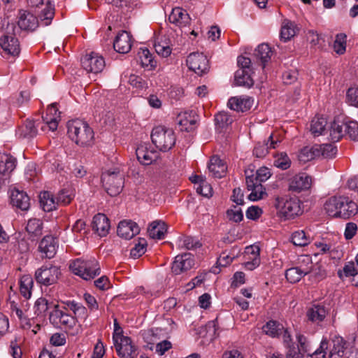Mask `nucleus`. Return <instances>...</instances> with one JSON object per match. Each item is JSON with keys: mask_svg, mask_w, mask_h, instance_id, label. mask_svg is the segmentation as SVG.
I'll use <instances>...</instances> for the list:
<instances>
[{"mask_svg": "<svg viewBox=\"0 0 358 358\" xmlns=\"http://www.w3.org/2000/svg\"><path fill=\"white\" fill-rule=\"evenodd\" d=\"M326 213L333 217L349 219L358 212L357 205L345 196H331L324 203Z\"/></svg>", "mask_w": 358, "mask_h": 358, "instance_id": "f257e3e1", "label": "nucleus"}, {"mask_svg": "<svg viewBox=\"0 0 358 358\" xmlns=\"http://www.w3.org/2000/svg\"><path fill=\"white\" fill-rule=\"evenodd\" d=\"M67 133L69 138L77 145H89L94 140V131L88 124L76 119L67 122Z\"/></svg>", "mask_w": 358, "mask_h": 358, "instance_id": "f03ea898", "label": "nucleus"}, {"mask_svg": "<svg viewBox=\"0 0 358 358\" xmlns=\"http://www.w3.org/2000/svg\"><path fill=\"white\" fill-rule=\"evenodd\" d=\"M151 139L160 151L167 152L174 146L176 137L173 129L157 126L152 131Z\"/></svg>", "mask_w": 358, "mask_h": 358, "instance_id": "7ed1b4c3", "label": "nucleus"}, {"mask_svg": "<svg viewBox=\"0 0 358 358\" xmlns=\"http://www.w3.org/2000/svg\"><path fill=\"white\" fill-rule=\"evenodd\" d=\"M101 182L106 192L111 196L119 194L124 185V174L117 168L108 170L101 175Z\"/></svg>", "mask_w": 358, "mask_h": 358, "instance_id": "20e7f679", "label": "nucleus"}, {"mask_svg": "<svg viewBox=\"0 0 358 358\" xmlns=\"http://www.w3.org/2000/svg\"><path fill=\"white\" fill-rule=\"evenodd\" d=\"M69 268L75 275L86 280H91L100 273L98 262L94 259L89 260L77 259L70 264Z\"/></svg>", "mask_w": 358, "mask_h": 358, "instance_id": "39448f33", "label": "nucleus"}, {"mask_svg": "<svg viewBox=\"0 0 358 358\" xmlns=\"http://www.w3.org/2000/svg\"><path fill=\"white\" fill-rule=\"evenodd\" d=\"M275 206L287 219L294 218L302 213L300 200L296 197H277Z\"/></svg>", "mask_w": 358, "mask_h": 358, "instance_id": "423d86ee", "label": "nucleus"}, {"mask_svg": "<svg viewBox=\"0 0 358 358\" xmlns=\"http://www.w3.org/2000/svg\"><path fill=\"white\" fill-rule=\"evenodd\" d=\"M60 274V270L56 266H43L36 270L35 278L37 282L48 286L56 283Z\"/></svg>", "mask_w": 358, "mask_h": 358, "instance_id": "0eeeda50", "label": "nucleus"}, {"mask_svg": "<svg viewBox=\"0 0 358 358\" xmlns=\"http://www.w3.org/2000/svg\"><path fill=\"white\" fill-rule=\"evenodd\" d=\"M0 46L3 50V56L15 58L20 52V45L18 39L13 34L6 33L0 38Z\"/></svg>", "mask_w": 358, "mask_h": 358, "instance_id": "6e6552de", "label": "nucleus"}, {"mask_svg": "<svg viewBox=\"0 0 358 358\" xmlns=\"http://www.w3.org/2000/svg\"><path fill=\"white\" fill-rule=\"evenodd\" d=\"M113 344L120 358H136L138 355L137 347L130 337H122L121 339L114 341Z\"/></svg>", "mask_w": 358, "mask_h": 358, "instance_id": "1a4fd4ad", "label": "nucleus"}, {"mask_svg": "<svg viewBox=\"0 0 358 358\" xmlns=\"http://www.w3.org/2000/svg\"><path fill=\"white\" fill-rule=\"evenodd\" d=\"M187 65L195 73L202 76L209 69L208 60L203 53L192 52L187 57Z\"/></svg>", "mask_w": 358, "mask_h": 358, "instance_id": "9d476101", "label": "nucleus"}, {"mask_svg": "<svg viewBox=\"0 0 358 358\" xmlns=\"http://www.w3.org/2000/svg\"><path fill=\"white\" fill-rule=\"evenodd\" d=\"M282 140V138L280 134H271L266 141L258 142L255 145L253 149V155L258 158L264 157L268 153L269 150L278 147Z\"/></svg>", "mask_w": 358, "mask_h": 358, "instance_id": "9b49d317", "label": "nucleus"}, {"mask_svg": "<svg viewBox=\"0 0 358 358\" xmlns=\"http://www.w3.org/2000/svg\"><path fill=\"white\" fill-rule=\"evenodd\" d=\"M81 65L87 72L97 73L103 69L105 61L102 56L92 52L81 58Z\"/></svg>", "mask_w": 358, "mask_h": 358, "instance_id": "f8f14e48", "label": "nucleus"}, {"mask_svg": "<svg viewBox=\"0 0 358 358\" xmlns=\"http://www.w3.org/2000/svg\"><path fill=\"white\" fill-rule=\"evenodd\" d=\"M28 3L34 8H41L44 6V8L39 14V17L41 22L45 26L51 23L55 15V8L48 0H28Z\"/></svg>", "mask_w": 358, "mask_h": 358, "instance_id": "ddd939ff", "label": "nucleus"}, {"mask_svg": "<svg viewBox=\"0 0 358 358\" xmlns=\"http://www.w3.org/2000/svg\"><path fill=\"white\" fill-rule=\"evenodd\" d=\"M194 265V256L190 253L178 255L172 264L171 271L175 275H180L191 269Z\"/></svg>", "mask_w": 358, "mask_h": 358, "instance_id": "4468645a", "label": "nucleus"}, {"mask_svg": "<svg viewBox=\"0 0 358 358\" xmlns=\"http://www.w3.org/2000/svg\"><path fill=\"white\" fill-rule=\"evenodd\" d=\"M58 247L57 239L52 236H45L39 243L38 250L42 257L51 259L54 257Z\"/></svg>", "mask_w": 358, "mask_h": 358, "instance_id": "2eb2a0df", "label": "nucleus"}, {"mask_svg": "<svg viewBox=\"0 0 358 358\" xmlns=\"http://www.w3.org/2000/svg\"><path fill=\"white\" fill-rule=\"evenodd\" d=\"M312 180L306 173H299L293 176L289 181V189L292 192L299 193L307 190L310 187Z\"/></svg>", "mask_w": 358, "mask_h": 358, "instance_id": "dca6fc26", "label": "nucleus"}, {"mask_svg": "<svg viewBox=\"0 0 358 358\" xmlns=\"http://www.w3.org/2000/svg\"><path fill=\"white\" fill-rule=\"evenodd\" d=\"M117 235L125 239H131L140 232L138 224L131 220L121 221L117 227Z\"/></svg>", "mask_w": 358, "mask_h": 358, "instance_id": "f3484780", "label": "nucleus"}, {"mask_svg": "<svg viewBox=\"0 0 358 358\" xmlns=\"http://www.w3.org/2000/svg\"><path fill=\"white\" fill-rule=\"evenodd\" d=\"M38 24V20L33 14L27 10L19 11L17 24L22 30L34 31Z\"/></svg>", "mask_w": 358, "mask_h": 358, "instance_id": "a211bd4d", "label": "nucleus"}, {"mask_svg": "<svg viewBox=\"0 0 358 358\" xmlns=\"http://www.w3.org/2000/svg\"><path fill=\"white\" fill-rule=\"evenodd\" d=\"M131 36L125 31L119 33L113 43L115 50L121 54L129 52L131 48Z\"/></svg>", "mask_w": 358, "mask_h": 358, "instance_id": "6ab92c4d", "label": "nucleus"}, {"mask_svg": "<svg viewBox=\"0 0 358 358\" xmlns=\"http://www.w3.org/2000/svg\"><path fill=\"white\" fill-rule=\"evenodd\" d=\"M92 226V229L101 237L106 236L110 229L109 220L103 213H98L94 216Z\"/></svg>", "mask_w": 358, "mask_h": 358, "instance_id": "aec40b11", "label": "nucleus"}, {"mask_svg": "<svg viewBox=\"0 0 358 358\" xmlns=\"http://www.w3.org/2000/svg\"><path fill=\"white\" fill-rule=\"evenodd\" d=\"M10 203L22 210H27L30 207V199L27 193L16 189L11 192Z\"/></svg>", "mask_w": 358, "mask_h": 358, "instance_id": "412c9836", "label": "nucleus"}, {"mask_svg": "<svg viewBox=\"0 0 358 358\" xmlns=\"http://www.w3.org/2000/svg\"><path fill=\"white\" fill-rule=\"evenodd\" d=\"M136 155L138 162L143 165H150L157 157V152L150 150L147 145H140L136 150Z\"/></svg>", "mask_w": 358, "mask_h": 358, "instance_id": "4be33fe9", "label": "nucleus"}, {"mask_svg": "<svg viewBox=\"0 0 358 358\" xmlns=\"http://www.w3.org/2000/svg\"><path fill=\"white\" fill-rule=\"evenodd\" d=\"M253 99L248 96L231 97L228 101V106L234 110L245 112L252 106Z\"/></svg>", "mask_w": 358, "mask_h": 358, "instance_id": "5701e85b", "label": "nucleus"}, {"mask_svg": "<svg viewBox=\"0 0 358 358\" xmlns=\"http://www.w3.org/2000/svg\"><path fill=\"white\" fill-rule=\"evenodd\" d=\"M49 320L55 327L60 329L73 327L76 323L73 315H50Z\"/></svg>", "mask_w": 358, "mask_h": 358, "instance_id": "b1692460", "label": "nucleus"}, {"mask_svg": "<svg viewBox=\"0 0 358 358\" xmlns=\"http://www.w3.org/2000/svg\"><path fill=\"white\" fill-rule=\"evenodd\" d=\"M169 20L178 27H185L189 23L190 17L185 10L176 7L172 9Z\"/></svg>", "mask_w": 358, "mask_h": 358, "instance_id": "393cba45", "label": "nucleus"}, {"mask_svg": "<svg viewBox=\"0 0 358 358\" xmlns=\"http://www.w3.org/2000/svg\"><path fill=\"white\" fill-rule=\"evenodd\" d=\"M227 165L217 156L210 158L208 170L212 176L217 178H222L227 172Z\"/></svg>", "mask_w": 358, "mask_h": 358, "instance_id": "a878e982", "label": "nucleus"}, {"mask_svg": "<svg viewBox=\"0 0 358 358\" xmlns=\"http://www.w3.org/2000/svg\"><path fill=\"white\" fill-rule=\"evenodd\" d=\"M311 272V266H302L292 267L287 269L285 271V277L287 280L291 283H296L299 282L301 278Z\"/></svg>", "mask_w": 358, "mask_h": 358, "instance_id": "bb28decb", "label": "nucleus"}, {"mask_svg": "<svg viewBox=\"0 0 358 358\" xmlns=\"http://www.w3.org/2000/svg\"><path fill=\"white\" fill-rule=\"evenodd\" d=\"M345 122L339 120H334L330 123L326 133L329 132L331 141H338L345 135Z\"/></svg>", "mask_w": 358, "mask_h": 358, "instance_id": "cd10ccee", "label": "nucleus"}, {"mask_svg": "<svg viewBox=\"0 0 358 358\" xmlns=\"http://www.w3.org/2000/svg\"><path fill=\"white\" fill-rule=\"evenodd\" d=\"M17 160L10 154L0 153V176L11 173L16 166Z\"/></svg>", "mask_w": 358, "mask_h": 358, "instance_id": "c85d7f7f", "label": "nucleus"}, {"mask_svg": "<svg viewBox=\"0 0 358 358\" xmlns=\"http://www.w3.org/2000/svg\"><path fill=\"white\" fill-rule=\"evenodd\" d=\"M298 30L297 26L294 22L287 19L284 20L282 22L280 29L281 40L285 42L289 41L296 35Z\"/></svg>", "mask_w": 358, "mask_h": 358, "instance_id": "c756f323", "label": "nucleus"}, {"mask_svg": "<svg viewBox=\"0 0 358 358\" xmlns=\"http://www.w3.org/2000/svg\"><path fill=\"white\" fill-rule=\"evenodd\" d=\"M43 221L37 218L29 219L26 226V231L30 238L34 240L43 234Z\"/></svg>", "mask_w": 358, "mask_h": 358, "instance_id": "7c9ffc66", "label": "nucleus"}, {"mask_svg": "<svg viewBox=\"0 0 358 358\" xmlns=\"http://www.w3.org/2000/svg\"><path fill=\"white\" fill-rule=\"evenodd\" d=\"M167 231L166 224L164 222L154 221L148 229L150 238L154 239H163Z\"/></svg>", "mask_w": 358, "mask_h": 358, "instance_id": "2f4dec72", "label": "nucleus"}, {"mask_svg": "<svg viewBox=\"0 0 358 358\" xmlns=\"http://www.w3.org/2000/svg\"><path fill=\"white\" fill-rule=\"evenodd\" d=\"M39 202L41 208L45 212L56 209L57 204L53 195L50 192H41L39 195Z\"/></svg>", "mask_w": 358, "mask_h": 358, "instance_id": "473e14b6", "label": "nucleus"}, {"mask_svg": "<svg viewBox=\"0 0 358 358\" xmlns=\"http://www.w3.org/2000/svg\"><path fill=\"white\" fill-rule=\"evenodd\" d=\"M252 70L238 69L235 73V83L236 85L250 87L253 85L251 78Z\"/></svg>", "mask_w": 358, "mask_h": 358, "instance_id": "72a5a7b5", "label": "nucleus"}, {"mask_svg": "<svg viewBox=\"0 0 358 358\" xmlns=\"http://www.w3.org/2000/svg\"><path fill=\"white\" fill-rule=\"evenodd\" d=\"M333 347L330 350L329 358H341L344 355L346 343L341 336H335L332 339Z\"/></svg>", "mask_w": 358, "mask_h": 358, "instance_id": "f704fd0d", "label": "nucleus"}, {"mask_svg": "<svg viewBox=\"0 0 358 358\" xmlns=\"http://www.w3.org/2000/svg\"><path fill=\"white\" fill-rule=\"evenodd\" d=\"M301 262L307 264V266H311V272L308 274L314 282H319L326 277L325 271L320 268H313L311 258L308 255L301 257Z\"/></svg>", "mask_w": 358, "mask_h": 358, "instance_id": "c9c22d12", "label": "nucleus"}, {"mask_svg": "<svg viewBox=\"0 0 358 358\" xmlns=\"http://www.w3.org/2000/svg\"><path fill=\"white\" fill-rule=\"evenodd\" d=\"M327 125V120L322 117H315L310 124V131L315 136L325 134Z\"/></svg>", "mask_w": 358, "mask_h": 358, "instance_id": "e433bc0d", "label": "nucleus"}, {"mask_svg": "<svg viewBox=\"0 0 358 358\" xmlns=\"http://www.w3.org/2000/svg\"><path fill=\"white\" fill-rule=\"evenodd\" d=\"M33 285L34 280L31 275H24L20 278V292L24 299H28L31 297Z\"/></svg>", "mask_w": 358, "mask_h": 358, "instance_id": "4c0bfd02", "label": "nucleus"}, {"mask_svg": "<svg viewBox=\"0 0 358 358\" xmlns=\"http://www.w3.org/2000/svg\"><path fill=\"white\" fill-rule=\"evenodd\" d=\"M272 52L268 45L262 43L259 45L255 50V55L259 59L262 68L265 67L266 63L271 59Z\"/></svg>", "mask_w": 358, "mask_h": 358, "instance_id": "58836bf2", "label": "nucleus"}, {"mask_svg": "<svg viewBox=\"0 0 358 358\" xmlns=\"http://www.w3.org/2000/svg\"><path fill=\"white\" fill-rule=\"evenodd\" d=\"M315 152H318V157L333 158L337 153V148L333 144L315 145Z\"/></svg>", "mask_w": 358, "mask_h": 358, "instance_id": "ea45409f", "label": "nucleus"}, {"mask_svg": "<svg viewBox=\"0 0 358 358\" xmlns=\"http://www.w3.org/2000/svg\"><path fill=\"white\" fill-rule=\"evenodd\" d=\"M35 122L31 120H27L23 125L20 128V136L24 138H33L37 134V127Z\"/></svg>", "mask_w": 358, "mask_h": 358, "instance_id": "a19ab883", "label": "nucleus"}, {"mask_svg": "<svg viewBox=\"0 0 358 358\" xmlns=\"http://www.w3.org/2000/svg\"><path fill=\"white\" fill-rule=\"evenodd\" d=\"M247 252L250 253L252 255L250 257L251 261H248L245 264V266L247 269L250 271H252L256 267L259 265L260 259H259V248L258 246L252 245L250 247H248Z\"/></svg>", "mask_w": 358, "mask_h": 358, "instance_id": "79ce46f5", "label": "nucleus"}, {"mask_svg": "<svg viewBox=\"0 0 358 358\" xmlns=\"http://www.w3.org/2000/svg\"><path fill=\"white\" fill-rule=\"evenodd\" d=\"M262 329L267 335L272 337H278L282 334L284 330V326L276 321L270 320Z\"/></svg>", "mask_w": 358, "mask_h": 358, "instance_id": "37998d69", "label": "nucleus"}, {"mask_svg": "<svg viewBox=\"0 0 358 358\" xmlns=\"http://www.w3.org/2000/svg\"><path fill=\"white\" fill-rule=\"evenodd\" d=\"M216 322L217 318L214 320L208 322L205 327H203L199 329L198 334L201 337H208V341H212L215 338V335L217 331Z\"/></svg>", "mask_w": 358, "mask_h": 358, "instance_id": "c03bdc74", "label": "nucleus"}, {"mask_svg": "<svg viewBox=\"0 0 358 358\" xmlns=\"http://www.w3.org/2000/svg\"><path fill=\"white\" fill-rule=\"evenodd\" d=\"M292 242L296 246L303 247L307 245L310 242V238L306 234L304 231H296L292 235Z\"/></svg>", "mask_w": 358, "mask_h": 358, "instance_id": "a18cd8bd", "label": "nucleus"}, {"mask_svg": "<svg viewBox=\"0 0 358 358\" xmlns=\"http://www.w3.org/2000/svg\"><path fill=\"white\" fill-rule=\"evenodd\" d=\"M315 145L311 148L305 147L301 149L298 156L299 161L306 163L316 157H318V152H315Z\"/></svg>", "mask_w": 358, "mask_h": 358, "instance_id": "49530a36", "label": "nucleus"}, {"mask_svg": "<svg viewBox=\"0 0 358 358\" xmlns=\"http://www.w3.org/2000/svg\"><path fill=\"white\" fill-rule=\"evenodd\" d=\"M232 121V118L224 112L218 113L215 115L216 127L217 129H220V131L229 124H231Z\"/></svg>", "mask_w": 358, "mask_h": 358, "instance_id": "de8ad7c7", "label": "nucleus"}, {"mask_svg": "<svg viewBox=\"0 0 358 358\" xmlns=\"http://www.w3.org/2000/svg\"><path fill=\"white\" fill-rule=\"evenodd\" d=\"M347 36L344 33L338 34L334 43V50L338 55H343L346 50Z\"/></svg>", "mask_w": 358, "mask_h": 358, "instance_id": "09e8293b", "label": "nucleus"}, {"mask_svg": "<svg viewBox=\"0 0 358 358\" xmlns=\"http://www.w3.org/2000/svg\"><path fill=\"white\" fill-rule=\"evenodd\" d=\"M139 57L143 67H146L149 70L155 67L156 62L153 59L152 55L148 49L142 50Z\"/></svg>", "mask_w": 358, "mask_h": 358, "instance_id": "8fccbe9b", "label": "nucleus"}, {"mask_svg": "<svg viewBox=\"0 0 358 358\" xmlns=\"http://www.w3.org/2000/svg\"><path fill=\"white\" fill-rule=\"evenodd\" d=\"M30 98L31 93L29 90H22L13 100V106L17 108L27 106L30 101Z\"/></svg>", "mask_w": 358, "mask_h": 358, "instance_id": "3c124183", "label": "nucleus"}, {"mask_svg": "<svg viewBox=\"0 0 358 358\" xmlns=\"http://www.w3.org/2000/svg\"><path fill=\"white\" fill-rule=\"evenodd\" d=\"M154 48L156 52L164 57H167L171 53V48L166 41L159 39L155 41Z\"/></svg>", "mask_w": 358, "mask_h": 358, "instance_id": "603ef678", "label": "nucleus"}, {"mask_svg": "<svg viewBox=\"0 0 358 358\" xmlns=\"http://www.w3.org/2000/svg\"><path fill=\"white\" fill-rule=\"evenodd\" d=\"M147 241L144 238H140L138 243L131 249L130 255L133 258H138L146 252Z\"/></svg>", "mask_w": 358, "mask_h": 358, "instance_id": "864d4df0", "label": "nucleus"}, {"mask_svg": "<svg viewBox=\"0 0 358 358\" xmlns=\"http://www.w3.org/2000/svg\"><path fill=\"white\" fill-rule=\"evenodd\" d=\"M274 165L282 170H287L290 167L291 160L285 152H280L275 157Z\"/></svg>", "mask_w": 358, "mask_h": 358, "instance_id": "5fc2aeb1", "label": "nucleus"}, {"mask_svg": "<svg viewBox=\"0 0 358 358\" xmlns=\"http://www.w3.org/2000/svg\"><path fill=\"white\" fill-rule=\"evenodd\" d=\"M250 191H251V193L248 195V199L250 201H258L263 199L264 196L266 195V189L262 183L258 184Z\"/></svg>", "mask_w": 358, "mask_h": 358, "instance_id": "6e6d98bb", "label": "nucleus"}, {"mask_svg": "<svg viewBox=\"0 0 358 358\" xmlns=\"http://www.w3.org/2000/svg\"><path fill=\"white\" fill-rule=\"evenodd\" d=\"M345 134L353 141H358V122L355 121H349L345 122Z\"/></svg>", "mask_w": 358, "mask_h": 358, "instance_id": "4d7b16f0", "label": "nucleus"}, {"mask_svg": "<svg viewBox=\"0 0 358 358\" xmlns=\"http://www.w3.org/2000/svg\"><path fill=\"white\" fill-rule=\"evenodd\" d=\"M306 38L311 47L314 48L320 45L321 41H322L321 36L317 31L313 29H308L306 31Z\"/></svg>", "mask_w": 358, "mask_h": 358, "instance_id": "13d9d810", "label": "nucleus"}, {"mask_svg": "<svg viewBox=\"0 0 358 358\" xmlns=\"http://www.w3.org/2000/svg\"><path fill=\"white\" fill-rule=\"evenodd\" d=\"M357 274V269L355 268V264L353 262H348L346 264L343 270L338 271V275L341 279H343V277H350V276H356Z\"/></svg>", "mask_w": 358, "mask_h": 358, "instance_id": "bf43d9fd", "label": "nucleus"}, {"mask_svg": "<svg viewBox=\"0 0 358 358\" xmlns=\"http://www.w3.org/2000/svg\"><path fill=\"white\" fill-rule=\"evenodd\" d=\"M329 305L326 306L324 302L315 301L308 308L307 313H329Z\"/></svg>", "mask_w": 358, "mask_h": 358, "instance_id": "052dcab7", "label": "nucleus"}, {"mask_svg": "<svg viewBox=\"0 0 358 358\" xmlns=\"http://www.w3.org/2000/svg\"><path fill=\"white\" fill-rule=\"evenodd\" d=\"M63 304L64 306H62V309L64 311H72L73 313H76L77 312L82 313L85 311V308L81 303L75 301H68L63 303Z\"/></svg>", "mask_w": 358, "mask_h": 358, "instance_id": "680f3d73", "label": "nucleus"}, {"mask_svg": "<svg viewBox=\"0 0 358 358\" xmlns=\"http://www.w3.org/2000/svg\"><path fill=\"white\" fill-rule=\"evenodd\" d=\"M227 217L230 221L240 222L243 219V214L240 208L234 206L233 208L227 210Z\"/></svg>", "mask_w": 358, "mask_h": 358, "instance_id": "e2e57ef3", "label": "nucleus"}, {"mask_svg": "<svg viewBox=\"0 0 358 358\" xmlns=\"http://www.w3.org/2000/svg\"><path fill=\"white\" fill-rule=\"evenodd\" d=\"M329 343L327 338H323L320 343V347L310 355V358H327V352Z\"/></svg>", "mask_w": 358, "mask_h": 358, "instance_id": "0e129e2a", "label": "nucleus"}, {"mask_svg": "<svg viewBox=\"0 0 358 358\" xmlns=\"http://www.w3.org/2000/svg\"><path fill=\"white\" fill-rule=\"evenodd\" d=\"M73 197L70 190L62 189L58 192L56 199L57 204L67 205L71 203Z\"/></svg>", "mask_w": 358, "mask_h": 358, "instance_id": "69168bd1", "label": "nucleus"}, {"mask_svg": "<svg viewBox=\"0 0 358 358\" xmlns=\"http://www.w3.org/2000/svg\"><path fill=\"white\" fill-rule=\"evenodd\" d=\"M346 99L349 104L358 108V87H350L347 91Z\"/></svg>", "mask_w": 358, "mask_h": 358, "instance_id": "338daca9", "label": "nucleus"}, {"mask_svg": "<svg viewBox=\"0 0 358 358\" xmlns=\"http://www.w3.org/2000/svg\"><path fill=\"white\" fill-rule=\"evenodd\" d=\"M252 170H246L245 171V182L247 188L248 190H250L253 187H255L258 184H260L261 182L256 178V176H254L252 174Z\"/></svg>", "mask_w": 358, "mask_h": 358, "instance_id": "774afa93", "label": "nucleus"}]
</instances>
